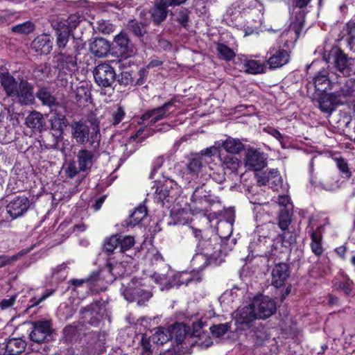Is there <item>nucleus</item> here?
<instances>
[{"label":"nucleus","mask_w":355,"mask_h":355,"mask_svg":"<svg viewBox=\"0 0 355 355\" xmlns=\"http://www.w3.org/2000/svg\"><path fill=\"white\" fill-rule=\"evenodd\" d=\"M215 155H218V148L211 146L189 158L178 173L182 183L187 186L193 183L201 184L207 180L214 170L210 164Z\"/></svg>","instance_id":"nucleus-1"},{"label":"nucleus","mask_w":355,"mask_h":355,"mask_svg":"<svg viewBox=\"0 0 355 355\" xmlns=\"http://www.w3.org/2000/svg\"><path fill=\"white\" fill-rule=\"evenodd\" d=\"M277 310L276 302L271 297L259 295L251 302L236 311L235 323L240 330L252 328L257 319H266L272 315Z\"/></svg>","instance_id":"nucleus-2"},{"label":"nucleus","mask_w":355,"mask_h":355,"mask_svg":"<svg viewBox=\"0 0 355 355\" xmlns=\"http://www.w3.org/2000/svg\"><path fill=\"white\" fill-rule=\"evenodd\" d=\"M203 323L200 321L197 324H193L194 331L192 334H189L188 327L182 323H176L171 327V339L174 338L178 345L199 346L201 348H207L211 345L212 342L205 334H201L196 329L202 328Z\"/></svg>","instance_id":"nucleus-3"},{"label":"nucleus","mask_w":355,"mask_h":355,"mask_svg":"<svg viewBox=\"0 0 355 355\" xmlns=\"http://www.w3.org/2000/svg\"><path fill=\"white\" fill-rule=\"evenodd\" d=\"M72 136L76 142L81 144L89 143L92 146H98L101 139L98 122L89 121L88 123L75 122L71 125Z\"/></svg>","instance_id":"nucleus-4"},{"label":"nucleus","mask_w":355,"mask_h":355,"mask_svg":"<svg viewBox=\"0 0 355 355\" xmlns=\"http://www.w3.org/2000/svg\"><path fill=\"white\" fill-rule=\"evenodd\" d=\"M322 58L327 63L333 64L336 71L344 76H349L353 70L354 60L348 58L337 46L326 44Z\"/></svg>","instance_id":"nucleus-5"},{"label":"nucleus","mask_w":355,"mask_h":355,"mask_svg":"<svg viewBox=\"0 0 355 355\" xmlns=\"http://www.w3.org/2000/svg\"><path fill=\"white\" fill-rule=\"evenodd\" d=\"M197 251L209 257L215 261L216 265L219 264L222 261L220 240L216 235H214L208 239L200 240L197 245Z\"/></svg>","instance_id":"nucleus-6"},{"label":"nucleus","mask_w":355,"mask_h":355,"mask_svg":"<svg viewBox=\"0 0 355 355\" xmlns=\"http://www.w3.org/2000/svg\"><path fill=\"white\" fill-rule=\"evenodd\" d=\"M56 67L58 70V77L65 79L64 76H71L77 67V58L72 53L60 52L55 55Z\"/></svg>","instance_id":"nucleus-7"},{"label":"nucleus","mask_w":355,"mask_h":355,"mask_svg":"<svg viewBox=\"0 0 355 355\" xmlns=\"http://www.w3.org/2000/svg\"><path fill=\"white\" fill-rule=\"evenodd\" d=\"M191 207L197 211H205L214 202L211 191H207L205 184L202 183L193 191L191 198Z\"/></svg>","instance_id":"nucleus-8"},{"label":"nucleus","mask_w":355,"mask_h":355,"mask_svg":"<svg viewBox=\"0 0 355 355\" xmlns=\"http://www.w3.org/2000/svg\"><path fill=\"white\" fill-rule=\"evenodd\" d=\"M175 110L176 107L173 101H171L159 107L147 111L141 116L140 119L142 122L148 121V123L152 125L174 114Z\"/></svg>","instance_id":"nucleus-9"},{"label":"nucleus","mask_w":355,"mask_h":355,"mask_svg":"<svg viewBox=\"0 0 355 355\" xmlns=\"http://www.w3.org/2000/svg\"><path fill=\"white\" fill-rule=\"evenodd\" d=\"M180 193V187L171 179H167L156 189L155 199L157 202L164 205L175 199Z\"/></svg>","instance_id":"nucleus-10"},{"label":"nucleus","mask_w":355,"mask_h":355,"mask_svg":"<svg viewBox=\"0 0 355 355\" xmlns=\"http://www.w3.org/2000/svg\"><path fill=\"white\" fill-rule=\"evenodd\" d=\"M304 15L300 12L293 19L288 28L281 35L282 42H284V46L289 47L297 40L300 34L304 27Z\"/></svg>","instance_id":"nucleus-11"},{"label":"nucleus","mask_w":355,"mask_h":355,"mask_svg":"<svg viewBox=\"0 0 355 355\" xmlns=\"http://www.w3.org/2000/svg\"><path fill=\"white\" fill-rule=\"evenodd\" d=\"M94 77L98 85L103 87H110L116 78V73L112 67L107 63L98 64L94 70Z\"/></svg>","instance_id":"nucleus-12"},{"label":"nucleus","mask_w":355,"mask_h":355,"mask_svg":"<svg viewBox=\"0 0 355 355\" xmlns=\"http://www.w3.org/2000/svg\"><path fill=\"white\" fill-rule=\"evenodd\" d=\"M52 328L48 320H40L33 324V329L29 334L30 339L35 343H42L51 336Z\"/></svg>","instance_id":"nucleus-13"},{"label":"nucleus","mask_w":355,"mask_h":355,"mask_svg":"<svg viewBox=\"0 0 355 355\" xmlns=\"http://www.w3.org/2000/svg\"><path fill=\"white\" fill-rule=\"evenodd\" d=\"M12 98L21 105H29L34 103L35 95L33 85L25 80L19 83V87Z\"/></svg>","instance_id":"nucleus-14"},{"label":"nucleus","mask_w":355,"mask_h":355,"mask_svg":"<svg viewBox=\"0 0 355 355\" xmlns=\"http://www.w3.org/2000/svg\"><path fill=\"white\" fill-rule=\"evenodd\" d=\"M30 207V201L26 196H17L13 198L7 205L8 214L12 219L23 216Z\"/></svg>","instance_id":"nucleus-15"},{"label":"nucleus","mask_w":355,"mask_h":355,"mask_svg":"<svg viewBox=\"0 0 355 355\" xmlns=\"http://www.w3.org/2000/svg\"><path fill=\"white\" fill-rule=\"evenodd\" d=\"M267 64L270 69H277L288 63L290 55L288 51L283 49H276L272 47L268 51Z\"/></svg>","instance_id":"nucleus-16"},{"label":"nucleus","mask_w":355,"mask_h":355,"mask_svg":"<svg viewBox=\"0 0 355 355\" xmlns=\"http://www.w3.org/2000/svg\"><path fill=\"white\" fill-rule=\"evenodd\" d=\"M266 159L263 153L256 149L250 148L246 152L245 166L248 170L259 171L266 166Z\"/></svg>","instance_id":"nucleus-17"},{"label":"nucleus","mask_w":355,"mask_h":355,"mask_svg":"<svg viewBox=\"0 0 355 355\" xmlns=\"http://www.w3.org/2000/svg\"><path fill=\"white\" fill-rule=\"evenodd\" d=\"M239 62L240 70L250 74H259L265 72V64L260 61L247 58L245 55H239L235 64Z\"/></svg>","instance_id":"nucleus-18"},{"label":"nucleus","mask_w":355,"mask_h":355,"mask_svg":"<svg viewBox=\"0 0 355 355\" xmlns=\"http://www.w3.org/2000/svg\"><path fill=\"white\" fill-rule=\"evenodd\" d=\"M262 0H238L229 8L230 14L234 17L241 13L248 12L254 8L263 7Z\"/></svg>","instance_id":"nucleus-19"},{"label":"nucleus","mask_w":355,"mask_h":355,"mask_svg":"<svg viewBox=\"0 0 355 355\" xmlns=\"http://www.w3.org/2000/svg\"><path fill=\"white\" fill-rule=\"evenodd\" d=\"M289 275V267L286 263L276 264L272 271V284L276 288L282 287Z\"/></svg>","instance_id":"nucleus-20"},{"label":"nucleus","mask_w":355,"mask_h":355,"mask_svg":"<svg viewBox=\"0 0 355 355\" xmlns=\"http://www.w3.org/2000/svg\"><path fill=\"white\" fill-rule=\"evenodd\" d=\"M52 38L49 35L42 34L35 37L31 42V49L40 54L47 55L52 50Z\"/></svg>","instance_id":"nucleus-21"},{"label":"nucleus","mask_w":355,"mask_h":355,"mask_svg":"<svg viewBox=\"0 0 355 355\" xmlns=\"http://www.w3.org/2000/svg\"><path fill=\"white\" fill-rule=\"evenodd\" d=\"M339 94L334 93H325L319 99V107L324 112L331 113L335 107L339 104H343L342 99H338Z\"/></svg>","instance_id":"nucleus-22"},{"label":"nucleus","mask_w":355,"mask_h":355,"mask_svg":"<svg viewBox=\"0 0 355 355\" xmlns=\"http://www.w3.org/2000/svg\"><path fill=\"white\" fill-rule=\"evenodd\" d=\"M257 181L261 185L268 184L272 188L275 189L282 184V178L277 169H271L268 172L265 171L261 175H258Z\"/></svg>","instance_id":"nucleus-23"},{"label":"nucleus","mask_w":355,"mask_h":355,"mask_svg":"<svg viewBox=\"0 0 355 355\" xmlns=\"http://www.w3.org/2000/svg\"><path fill=\"white\" fill-rule=\"evenodd\" d=\"M77 162L79 171H89L94 162V155L89 150H80L77 154Z\"/></svg>","instance_id":"nucleus-24"},{"label":"nucleus","mask_w":355,"mask_h":355,"mask_svg":"<svg viewBox=\"0 0 355 355\" xmlns=\"http://www.w3.org/2000/svg\"><path fill=\"white\" fill-rule=\"evenodd\" d=\"M175 277V270L167 268L166 273L155 272L152 276V279L157 284H159L161 290L169 289L173 287V278Z\"/></svg>","instance_id":"nucleus-25"},{"label":"nucleus","mask_w":355,"mask_h":355,"mask_svg":"<svg viewBox=\"0 0 355 355\" xmlns=\"http://www.w3.org/2000/svg\"><path fill=\"white\" fill-rule=\"evenodd\" d=\"M0 83L6 95L9 97H13L19 87V83L15 78L9 73H0Z\"/></svg>","instance_id":"nucleus-26"},{"label":"nucleus","mask_w":355,"mask_h":355,"mask_svg":"<svg viewBox=\"0 0 355 355\" xmlns=\"http://www.w3.org/2000/svg\"><path fill=\"white\" fill-rule=\"evenodd\" d=\"M26 343L21 338H11L4 343L5 353L8 355H18L22 353Z\"/></svg>","instance_id":"nucleus-27"},{"label":"nucleus","mask_w":355,"mask_h":355,"mask_svg":"<svg viewBox=\"0 0 355 355\" xmlns=\"http://www.w3.org/2000/svg\"><path fill=\"white\" fill-rule=\"evenodd\" d=\"M170 6L165 5L164 1L156 0L154 7L150 10L151 17L155 24H159L167 17V8Z\"/></svg>","instance_id":"nucleus-28"},{"label":"nucleus","mask_w":355,"mask_h":355,"mask_svg":"<svg viewBox=\"0 0 355 355\" xmlns=\"http://www.w3.org/2000/svg\"><path fill=\"white\" fill-rule=\"evenodd\" d=\"M110 46L107 41L103 38L96 39L90 44L89 50L95 56L102 58L108 53Z\"/></svg>","instance_id":"nucleus-29"},{"label":"nucleus","mask_w":355,"mask_h":355,"mask_svg":"<svg viewBox=\"0 0 355 355\" xmlns=\"http://www.w3.org/2000/svg\"><path fill=\"white\" fill-rule=\"evenodd\" d=\"M191 263L193 270L197 271L203 270L208 265H216L214 261L200 251H197V253L193 257Z\"/></svg>","instance_id":"nucleus-30"},{"label":"nucleus","mask_w":355,"mask_h":355,"mask_svg":"<svg viewBox=\"0 0 355 355\" xmlns=\"http://www.w3.org/2000/svg\"><path fill=\"white\" fill-rule=\"evenodd\" d=\"M147 216V209L144 205H140L126 219L127 226L135 227L138 225Z\"/></svg>","instance_id":"nucleus-31"},{"label":"nucleus","mask_w":355,"mask_h":355,"mask_svg":"<svg viewBox=\"0 0 355 355\" xmlns=\"http://www.w3.org/2000/svg\"><path fill=\"white\" fill-rule=\"evenodd\" d=\"M354 86V82L352 80H349L339 91H336L333 93L336 95L339 94L338 99H342L343 101V103H345L352 101L355 96Z\"/></svg>","instance_id":"nucleus-32"},{"label":"nucleus","mask_w":355,"mask_h":355,"mask_svg":"<svg viewBox=\"0 0 355 355\" xmlns=\"http://www.w3.org/2000/svg\"><path fill=\"white\" fill-rule=\"evenodd\" d=\"M215 157H219L223 168L230 169V171L234 172L238 169L239 166L240 161L234 155L230 154L225 156H223L219 153V150H218V155H215L214 159Z\"/></svg>","instance_id":"nucleus-33"},{"label":"nucleus","mask_w":355,"mask_h":355,"mask_svg":"<svg viewBox=\"0 0 355 355\" xmlns=\"http://www.w3.org/2000/svg\"><path fill=\"white\" fill-rule=\"evenodd\" d=\"M200 279V277L193 278V276L191 273L188 272H175V277L173 278V287L177 286L179 287L181 285L185 284L188 285L189 283L192 282H199Z\"/></svg>","instance_id":"nucleus-34"},{"label":"nucleus","mask_w":355,"mask_h":355,"mask_svg":"<svg viewBox=\"0 0 355 355\" xmlns=\"http://www.w3.org/2000/svg\"><path fill=\"white\" fill-rule=\"evenodd\" d=\"M116 47L119 48L120 53L127 58L131 55L129 52V39L125 33H121L114 38Z\"/></svg>","instance_id":"nucleus-35"},{"label":"nucleus","mask_w":355,"mask_h":355,"mask_svg":"<svg viewBox=\"0 0 355 355\" xmlns=\"http://www.w3.org/2000/svg\"><path fill=\"white\" fill-rule=\"evenodd\" d=\"M110 122L113 126L119 125L125 116V108L117 104L114 105L110 111Z\"/></svg>","instance_id":"nucleus-36"},{"label":"nucleus","mask_w":355,"mask_h":355,"mask_svg":"<svg viewBox=\"0 0 355 355\" xmlns=\"http://www.w3.org/2000/svg\"><path fill=\"white\" fill-rule=\"evenodd\" d=\"M315 87L317 90L325 92L328 89H331V84L327 73L325 71H320L313 79Z\"/></svg>","instance_id":"nucleus-37"},{"label":"nucleus","mask_w":355,"mask_h":355,"mask_svg":"<svg viewBox=\"0 0 355 355\" xmlns=\"http://www.w3.org/2000/svg\"><path fill=\"white\" fill-rule=\"evenodd\" d=\"M222 146L228 153L232 155L239 153L243 149V144L240 140L232 137L225 140Z\"/></svg>","instance_id":"nucleus-38"},{"label":"nucleus","mask_w":355,"mask_h":355,"mask_svg":"<svg viewBox=\"0 0 355 355\" xmlns=\"http://www.w3.org/2000/svg\"><path fill=\"white\" fill-rule=\"evenodd\" d=\"M171 339V328H158L151 336V340L157 344L163 345Z\"/></svg>","instance_id":"nucleus-39"},{"label":"nucleus","mask_w":355,"mask_h":355,"mask_svg":"<svg viewBox=\"0 0 355 355\" xmlns=\"http://www.w3.org/2000/svg\"><path fill=\"white\" fill-rule=\"evenodd\" d=\"M44 123L42 115L37 112H32L26 119V125L31 129L40 130Z\"/></svg>","instance_id":"nucleus-40"},{"label":"nucleus","mask_w":355,"mask_h":355,"mask_svg":"<svg viewBox=\"0 0 355 355\" xmlns=\"http://www.w3.org/2000/svg\"><path fill=\"white\" fill-rule=\"evenodd\" d=\"M50 122L52 130L56 132L55 134L60 135L64 128L66 126L64 116L58 114H53L51 116Z\"/></svg>","instance_id":"nucleus-41"},{"label":"nucleus","mask_w":355,"mask_h":355,"mask_svg":"<svg viewBox=\"0 0 355 355\" xmlns=\"http://www.w3.org/2000/svg\"><path fill=\"white\" fill-rule=\"evenodd\" d=\"M35 26L31 21L13 26L12 32L19 35H28L35 31Z\"/></svg>","instance_id":"nucleus-42"},{"label":"nucleus","mask_w":355,"mask_h":355,"mask_svg":"<svg viewBox=\"0 0 355 355\" xmlns=\"http://www.w3.org/2000/svg\"><path fill=\"white\" fill-rule=\"evenodd\" d=\"M216 51L220 59L228 61L235 57V52L227 46L218 43L216 44Z\"/></svg>","instance_id":"nucleus-43"},{"label":"nucleus","mask_w":355,"mask_h":355,"mask_svg":"<svg viewBox=\"0 0 355 355\" xmlns=\"http://www.w3.org/2000/svg\"><path fill=\"white\" fill-rule=\"evenodd\" d=\"M253 322V329L250 331L252 333V336L256 338V343H259L266 339L268 336L266 334V331L265 327L260 322L254 323Z\"/></svg>","instance_id":"nucleus-44"},{"label":"nucleus","mask_w":355,"mask_h":355,"mask_svg":"<svg viewBox=\"0 0 355 355\" xmlns=\"http://www.w3.org/2000/svg\"><path fill=\"white\" fill-rule=\"evenodd\" d=\"M36 96L44 105L51 106L55 103V98L50 93L46 88L40 89Z\"/></svg>","instance_id":"nucleus-45"},{"label":"nucleus","mask_w":355,"mask_h":355,"mask_svg":"<svg viewBox=\"0 0 355 355\" xmlns=\"http://www.w3.org/2000/svg\"><path fill=\"white\" fill-rule=\"evenodd\" d=\"M291 222V214L289 209H282L279 215L278 225L279 228L284 231L288 228Z\"/></svg>","instance_id":"nucleus-46"},{"label":"nucleus","mask_w":355,"mask_h":355,"mask_svg":"<svg viewBox=\"0 0 355 355\" xmlns=\"http://www.w3.org/2000/svg\"><path fill=\"white\" fill-rule=\"evenodd\" d=\"M90 93L85 87L80 86L76 87L74 91V98L78 104L83 105L88 101Z\"/></svg>","instance_id":"nucleus-47"},{"label":"nucleus","mask_w":355,"mask_h":355,"mask_svg":"<svg viewBox=\"0 0 355 355\" xmlns=\"http://www.w3.org/2000/svg\"><path fill=\"white\" fill-rule=\"evenodd\" d=\"M144 289L141 287H132L129 286L122 291L124 298L129 302H132L138 298Z\"/></svg>","instance_id":"nucleus-48"},{"label":"nucleus","mask_w":355,"mask_h":355,"mask_svg":"<svg viewBox=\"0 0 355 355\" xmlns=\"http://www.w3.org/2000/svg\"><path fill=\"white\" fill-rule=\"evenodd\" d=\"M311 247L312 252L318 256L320 255L322 253L323 250L321 244V236L320 234L316 233L315 232H312L311 234Z\"/></svg>","instance_id":"nucleus-49"},{"label":"nucleus","mask_w":355,"mask_h":355,"mask_svg":"<svg viewBox=\"0 0 355 355\" xmlns=\"http://www.w3.org/2000/svg\"><path fill=\"white\" fill-rule=\"evenodd\" d=\"M120 235H113L105 241L104 250L107 252H113L114 250L119 249Z\"/></svg>","instance_id":"nucleus-50"},{"label":"nucleus","mask_w":355,"mask_h":355,"mask_svg":"<svg viewBox=\"0 0 355 355\" xmlns=\"http://www.w3.org/2000/svg\"><path fill=\"white\" fill-rule=\"evenodd\" d=\"M1 121L3 122L5 118L11 121L12 125H17L19 123L17 119V114L14 112L10 107H6L3 111L1 112Z\"/></svg>","instance_id":"nucleus-51"},{"label":"nucleus","mask_w":355,"mask_h":355,"mask_svg":"<svg viewBox=\"0 0 355 355\" xmlns=\"http://www.w3.org/2000/svg\"><path fill=\"white\" fill-rule=\"evenodd\" d=\"M135 245V239L132 236H127L122 237L120 236V243H119V252H124L131 248H132Z\"/></svg>","instance_id":"nucleus-52"},{"label":"nucleus","mask_w":355,"mask_h":355,"mask_svg":"<svg viewBox=\"0 0 355 355\" xmlns=\"http://www.w3.org/2000/svg\"><path fill=\"white\" fill-rule=\"evenodd\" d=\"M69 39V30L58 33L56 44L59 49H64Z\"/></svg>","instance_id":"nucleus-53"},{"label":"nucleus","mask_w":355,"mask_h":355,"mask_svg":"<svg viewBox=\"0 0 355 355\" xmlns=\"http://www.w3.org/2000/svg\"><path fill=\"white\" fill-rule=\"evenodd\" d=\"M96 281V277H90L87 279H71L70 282L72 285L76 287L81 286L83 284H85L87 288H90L93 286Z\"/></svg>","instance_id":"nucleus-54"},{"label":"nucleus","mask_w":355,"mask_h":355,"mask_svg":"<svg viewBox=\"0 0 355 355\" xmlns=\"http://www.w3.org/2000/svg\"><path fill=\"white\" fill-rule=\"evenodd\" d=\"M129 28L137 36H141L145 33L144 26L135 20H132L128 24Z\"/></svg>","instance_id":"nucleus-55"},{"label":"nucleus","mask_w":355,"mask_h":355,"mask_svg":"<svg viewBox=\"0 0 355 355\" xmlns=\"http://www.w3.org/2000/svg\"><path fill=\"white\" fill-rule=\"evenodd\" d=\"M228 329L227 324H219L210 327L211 334L218 338L223 336Z\"/></svg>","instance_id":"nucleus-56"},{"label":"nucleus","mask_w":355,"mask_h":355,"mask_svg":"<svg viewBox=\"0 0 355 355\" xmlns=\"http://www.w3.org/2000/svg\"><path fill=\"white\" fill-rule=\"evenodd\" d=\"M80 21V16L76 14L71 15L67 20L68 28L70 30L75 29Z\"/></svg>","instance_id":"nucleus-57"},{"label":"nucleus","mask_w":355,"mask_h":355,"mask_svg":"<svg viewBox=\"0 0 355 355\" xmlns=\"http://www.w3.org/2000/svg\"><path fill=\"white\" fill-rule=\"evenodd\" d=\"M97 28L99 31L103 33H110L112 31V24L105 20H101L98 21Z\"/></svg>","instance_id":"nucleus-58"},{"label":"nucleus","mask_w":355,"mask_h":355,"mask_svg":"<svg viewBox=\"0 0 355 355\" xmlns=\"http://www.w3.org/2000/svg\"><path fill=\"white\" fill-rule=\"evenodd\" d=\"M346 32L349 36V40L353 42L355 40V21L350 20L346 24Z\"/></svg>","instance_id":"nucleus-59"},{"label":"nucleus","mask_w":355,"mask_h":355,"mask_svg":"<svg viewBox=\"0 0 355 355\" xmlns=\"http://www.w3.org/2000/svg\"><path fill=\"white\" fill-rule=\"evenodd\" d=\"M336 163L339 170L343 173H345L346 176L349 177L350 175V171L348 167L347 162L343 158H339L337 159Z\"/></svg>","instance_id":"nucleus-60"},{"label":"nucleus","mask_w":355,"mask_h":355,"mask_svg":"<svg viewBox=\"0 0 355 355\" xmlns=\"http://www.w3.org/2000/svg\"><path fill=\"white\" fill-rule=\"evenodd\" d=\"M64 173L67 177L73 178L78 174V171L74 163H69L67 165Z\"/></svg>","instance_id":"nucleus-61"},{"label":"nucleus","mask_w":355,"mask_h":355,"mask_svg":"<svg viewBox=\"0 0 355 355\" xmlns=\"http://www.w3.org/2000/svg\"><path fill=\"white\" fill-rule=\"evenodd\" d=\"M189 12L186 9H181L178 15V20L183 26H186L188 22Z\"/></svg>","instance_id":"nucleus-62"},{"label":"nucleus","mask_w":355,"mask_h":355,"mask_svg":"<svg viewBox=\"0 0 355 355\" xmlns=\"http://www.w3.org/2000/svg\"><path fill=\"white\" fill-rule=\"evenodd\" d=\"M53 291H48L44 294H43L40 298L33 297L31 300V304L30 305L29 308L33 307L35 306H37L44 300H45L47 297L51 296L53 294Z\"/></svg>","instance_id":"nucleus-63"},{"label":"nucleus","mask_w":355,"mask_h":355,"mask_svg":"<svg viewBox=\"0 0 355 355\" xmlns=\"http://www.w3.org/2000/svg\"><path fill=\"white\" fill-rule=\"evenodd\" d=\"M152 296V294L150 291L144 290L143 292L138 296L135 300H137L138 304L144 303L146 301H148Z\"/></svg>","instance_id":"nucleus-64"}]
</instances>
